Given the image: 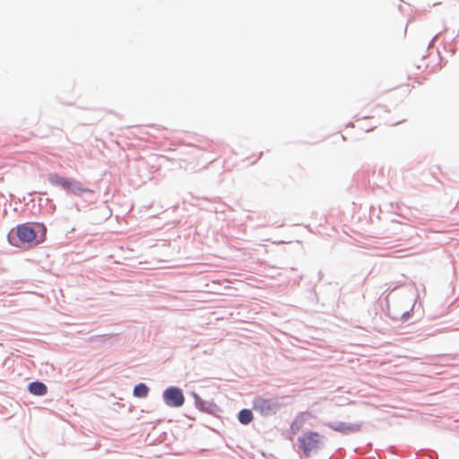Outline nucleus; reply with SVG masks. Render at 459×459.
Returning a JSON list of instances; mask_svg holds the SVG:
<instances>
[{
    "mask_svg": "<svg viewBox=\"0 0 459 459\" xmlns=\"http://www.w3.org/2000/svg\"><path fill=\"white\" fill-rule=\"evenodd\" d=\"M307 419L305 414L297 416L290 425V429L293 434H297L304 426Z\"/></svg>",
    "mask_w": 459,
    "mask_h": 459,
    "instance_id": "0eeeda50",
    "label": "nucleus"
},
{
    "mask_svg": "<svg viewBox=\"0 0 459 459\" xmlns=\"http://www.w3.org/2000/svg\"><path fill=\"white\" fill-rule=\"evenodd\" d=\"M278 408L279 404L272 399L257 397L253 402V409L264 416L275 413Z\"/></svg>",
    "mask_w": 459,
    "mask_h": 459,
    "instance_id": "7ed1b4c3",
    "label": "nucleus"
},
{
    "mask_svg": "<svg viewBox=\"0 0 459 459\" xmlns=\"http://www.w3.org/2000/svg\"><path fill=\"white\" fill-rule=\"evenodd\" d=\"M73 178H67L65 180V183H64V186H63V189L65 191H66L67 193H69L70 191V188H71V185H72V182H73Z\"/></svg>",
    "mask_w": 459,
    "mask_h": 459,
    "instance_id": "9b49d317",
    "label": "nucleus"
},
{
    "mask_svg": "<svg viewBox=\"0 0 459 459\" xmlns=\"http://www.w3.org/2000/svg\"><path fill=\"white\" fill-rule=\"evenodd\" d=\"M65 179L66 178L62 177L56 173L50 174L48 176V181L50 182V184L60 187H63Z\"/></svg>",
    "mask_w": 459,
    "mask_h": 459,
    "instance_id": "1a4fd4ad",
    "label": "nucleus"
},
{
    "mask_svg": "<svg viewBox=\"0 0 459 459\" xmlns=\"http://www.w3.org/2000/svg\"><path fill=\"white\" fill-rule=\"evenodd\" d=\"M163 399L167 405L171 407H180L185 403V396L182 391L178 387H169L163 393Z\"/></svg>",
    "mask_w": 459,
    "mask_h": 459,
    "instance_id": "20e7f679",
    "label": "nucleus"
},
{
    "mask_svg": "<svg viewBox=\"0 0 459 459\" xmlns=\"http://www.w3.org/2000/svg\"><path fill=\"white\" fill-rule=\"evenodd\" d=\"M238 420L242 424H248L253 420V413L248 409H243L238 413Z\"/></svg>",
    "mask_w": 459,
    "mask_h": 459,
    "instance_id": "6e6552de",
    "label": "nucleus"
},
{
    "mask_svg": "<svg viewBox=\"0 0 459 459\" xmlns=\"http://www.w3.org/2000/svg\"><path fill=\"white\" fill-rule=\"evenodd\" d=\"M359 429H360V425H359V424L351 425L347 428V429L350 431H358Z\"/></svg>",
    "mask_w": 459,
    "mask_h": 459,
    "instance_id": "f8f14e48",
    "label": "nucleus"
},
{
    "mask_svg": "<svg viewBox=\"0 0 459 459\" xmlns=\"http://www.w3.org/2000/svg\"><path fill=\"white\" fill-rule=\"evenodd\" d=\"M29 391L34 395H44L47 394L48 388L41 382H32L29 385Z\"/></svg>",
    "mask_w": 459,
    "mask_h": 459,
    "instance_id": "39448f33",
    "label": "nucleus"
},
{
    "mask_svg": "<svg viewBox=\"0 0 459 459\" xmlns=\"http://www.w3.org/2000/svg\"><path fill=\"white\" fill-rule=\"evenodd\" d=\"M323 443V437L315 431H307L298 438L299 447L309 456L311 452L319 449Z\"/></svg>",
    "mask_w": 459,
    "mask_h": 459,
    "instance_id": "f03ea898",
    "label": "nucleus"
},
{
    "mask_svg": "<svg viewBox=\"0 0 459 459\" xmlns=\"http://www.w3.org/2000/svg\"><path fill=\"white\" fill-rule=\"evenodd\" d=\"M91 192L90 189L85 186L82 182L75 179L73 180L69 193L79 195L82 193Z\"/></svg>",
    "mask_w": 459,
    "mask_h": 459,
    "instance_id": "423d86ee",
    "label": "nucleus"
},
{
    "mask_svg": "<svg viewBox=\"0 0 459 459\" xmlns=\"http://www.w3.org/2000/svg\"><path fill=\"white\" fill-rule=\"evenodd\" d=\"M148 387L144 384H138L134 388V394L136 397L143 398L148 394Z\"/></svg>",
    "mask_w": 459,
    "mask_h": 459,
    "instance_id": "9d476101",
    "label": "nucleus"
},
{
    "mask_svg": "<svg viewBox=\"0 0 459 459\" xmlns=\"http://www.w3.org/2000/svg\"><path fill=\"white\" fill-rule=\"evenodd\" d=\"M36 227L41 231L39 238L38 232L30 223L18 225L16 227V235L19 240L23 243H30L34 240H37V243L43 242L45 239L46 229L40 224H38Z\"/></svg>",
    "mask_w": 459,
    "mask_h": 459,
    "instance_id": "f257e3e1",
    "label": "nucleus"
}]
</instances>
